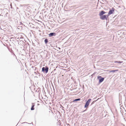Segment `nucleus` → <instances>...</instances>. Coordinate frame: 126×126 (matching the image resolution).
Instances as JSON below:
<instances>
[{
  "instance_id": "obj_12",
  "label": "nucleus",
  "mask_w": 126,
  "mask_h": 126,
  "mask_svg": "<svg viewBox=\"0 0 126 126\" xmlns=\"http://www.w3.org/2000/svg\"><path fill=\"white\" fill-rule=\"evenodd\" d=\"M123 62L120 61H118V63H122Z\"/></svg>"
},
{
  "instance_id": "obj_3",
  "label": "nucleus",
  "mask_w": 126,
  "mask_h": 126,
  "mask_svg": "<svg viewBox=\"0 0 126 126\" xmlns=\"http://www.w3.org/2000/svg\"><path fill=\"white\" fill-rule=\"evenodd\" d=\"M48 67L47 66H46L45 68L44 67H43L42 68V71L43 72H44L45 71V72L47 73L48 71Z\"/></svg>"
},
{
  "instance_id": "obj_4",
  "label": "nucleus",
  "mask_w": 126,
  "mask_h": 126,
  "mask_svg": "<svg viewBox=\"0 0 126 126\" xmlns=\"http://www.w3.org/2000/svg\"><path fill=\"white\" fill-rule=\"evenodd\" d=\"M108 17V16H107L106 15H103L101 16L100 17V18L103 20L105 19L107 20V18Z\"/></svg>"
},
{
  "instance_id": "obj_6",
  "label": "nucleus",
  "mask_w": 126,
  "mask_h": 126,
  "mask_svg": "<svg viewBox=\"0 0 126 126\" xmlns=\"http://www.w3.org/2000/svg\"><path fill=\"white\" fill-rule=\"evenodd\" d=\"M114 9L113 8H112V10H110L108 13L109 15L112 14L113 12L114 11Z\"/></svg>"
},
{
  "instance_id": "obj_7",
  "label": "nucleus",
  "mask_w": 126,
  "mask_h": 126,
  "mask_svg": "<svg viewBox=\"0 0 126 126\" xmlns=\"http://www.w3.org/2000/svg\"><path fill=\"white\" fill-rule=\"evenodd\" d=\"M56 35V34L55 33H50V34H49V35L50 36H55Z\"/></svg>"
},
{
  "instance_id": "obj_1",
  "label": "nucleus",
  "mask_w": 126,
  "mask_h": 126,
  "mask_svg": "<svg viewBox=\"0 0 126 126\" xmlns=\"http://www.w3.org/2000/svg\"><path fill=\"white\" fill-rule=\"evenodd\" d=\"M97 78L99 80V83H100L102 82L104 79V78H102L101 76H97Z\"/></svg>"
},
{
  "instance_id": "obj_8",
  "label": "nucleus",
  "mask_w": 126,
  "mask_h": 126,
  "mask_svg": "<svg viewBox=\"0 0 126 126\" xmlns=\"http://www.w3.org/2000/svg\"><path fill=\"white\" fill-rule=\"evenodd\" d=\"M118 71V70H112L110 71V72H114L116 71Z\"/></svg>"
},
{
  "instance_id": "obj_9",
  "label": "nucleus",
  "mask_w": 126,
  "mask_h": 126,
  "mask_svg": "<svg viewBox=\"0 0 126 126\" xmlns=\"http://www.w3.org/2000/svg\"><path fill=\"white\" fill-rule=\"evenodd\" d=\"M34 105H32V107L31 109V110H34Z\"/></svg>"
},
{
  "instance_id": "obj_13",
  "label": "nucleus",
  "mask_w": 126,
  "mask_h": 126,
  "mask_svg": "<svg viewBox=\"0 0 126 126\" xmlns=\"http://www.w3.org/2000/svg\"><path fill=\"white\" fill-rule=\"evenodd\" d=\"M114 62L115 63H118V61H115Z\"/></svg>"
},
{
  "instance_id": "obj_10",
  "label": "nucleus",
  "mask_w": 126,
  "mask_h": 126,
  "mask_svg": "<svg viewBox=\"0 0 126 126\" xmlns=\"http://www.w3.org/2000/svg\"><path fill=\"white\" fill-rule=\"evenodd\" d=\"M45 42L46 43H47L48 42V39H46L45 40Z\"/></svg>"
},
{
  "instance_id": "obj_11",
  "label": "nucleus",
  "mask_w": 126,
  "mask_h": 126,
  "mask_svg": "<svg viewBox=\"0 0 126 126\" xmlns=\"http://www.w3.org/2000/svg\"><path fill=\"white\" fill-rule=\"evenodd\" d=\"M80 100V98H78V99H75L74 100V101H73V102L74 101H78V100Z\"/></svg>"
},
{
  "instance_id": "obj_5",
  "label": "nucleus",
  "mask_w": 126,
  "mask_h": 126,
  "mask_svg": "<svg viewBox=\"0 0 126 126\" xmlns=\"http://www.w3.org/2000/svg\"><path fill=\"white\" fill-rule=\"evenodd\" d=\"M106 13V12L103 11H101L99 13V15L100 17L102 16L103 15Z\"/></svg>"
},
{
  "instance_id": "obj_2",
  "label": "nucleus",
  "mask_w": 126,
  "mask_h": 126,
  "mask_svg": "<svg viewBox=\"0 0 126 126\" xmlns=\"http://www.w3.org/2000/svg\"><path fill=\"white\" fill-rule=\"evenodd\" d=\"M91 100V99H89L88 100L84 106L85 108H87L88 107Z\"/></svg>"
}]
</instances>
